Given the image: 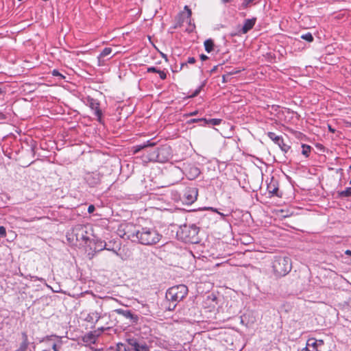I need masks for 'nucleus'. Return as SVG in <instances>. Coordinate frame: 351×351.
I'll return each mask as SVG.
<instances>
[{
  "label": "nucleus",
  "instance_id": "72a5a7b5",
  "mask_svg": "<svg viewBox=\"0 0 351 351\" xmlns=\"http://www.w3.org/2000/svg\"><path fill=\"white\" fill-rule=\"evenodd\" d=\"M94 210H95V206L93 205H90L88 208V212L89 213H93Z\"/></svg>",
  "mask_w": 351,
  "mask_h": 351
},
{
  "label": "nucleus",
  "instance_id": "aec40b11",
  "mask_svg": "<svg viewBox=\"0 0 351 351\" xmlns=\"http://www.w3.org/2000/svg\"><path fill=\"white\" fill-rule=\"evenodd\" d=\"M221 120L218 119H204V122L205 124H210L213 125H217L221 123Z\"/></svg>",
  "mask_w": 351,
  "mask_h": 351
},
{
  "label": "nucleus",
  "instance_id": "a211bd4d",
  "mask_svg": "<svg viewBox=\"0 0 351 351\" xmlns=\"http://www.w3.org/2000/svg\"><path fill=\"white\" fill-rule=\"evenodd\" d=\"M213 47H214V43L212 39H207L205 40L204 47H205V50L208 53H210V51H212L213 50Z\"/></svg>",
  "mask_w": 351,
  "mask_h": 351
},
{
  "label": "nucleus",
  "instance_id": "a878e982",
  "mask_svg": "<svg viewBox=\"0 0 351 351\" xmlns=\"http://www.w3.org/2000/svg\"><path fill=\"white\" fill-rule=\"evenodd\" d=\"M159 69H157L156 67L152 66L147 68V72L148 73H157L158 72Z\"/></svg>",
  "mask_w": 351,
  "mask_h": 351
},
{
  "label": "nucleus",
  "instance_id": "c85d7f7f",
  "mask_svg": "<svg viewBox=\"0 0 351 351\" xmlns=\"http://www.w3.org/2000/svg\"><path fill=\"white\" fill-rule=\"evenodd\" d=\"M0 235L1 237H5L6 235V230L3 226H0Z\"/></svg>",
  "mask_w": 351,
  "mask_h": 351
},
{
  "label": "nucleus",
  "instance_id": "e433bc0d",
  "mask_svg": "<svg viewBox=\"0 0 351 351\" xmlns=\"http://www.w3.org/2000/svg\"><path fill=\"white\" fill-rule=\"evenodd\" d=\"M219 65H217V66H215L210 71L211 73H213L215 71H217V68H218Z\"/></svg>",
  "mask_w": 351,
  "mask_h": 351
},
{
  "label": "nucleus",
  "instance_id": "a18cd8bd",
  "mask_svg": "<svg viewBox=\"0 0 351 351\" xmlns=\"http://www.w3.org/2000/svg\"><path fill=\"white\" fill-rule=\"evenodd\" d=\"M186 63H184V64H182V66H183L184 65H186Z\"/></svg>",
  "mask_w": 351,
  "mask_h": 351
},
{
  "label": "nucleus",
  "instance_id": "c03bdc74",
  "mask_svg": "<svg viewBox=\"0 0 351 351\" xmlns=\"http://www.w3.org/2000/svg\"><path fill=\"white\" fill-rule=\"evenodd\" d=\"M238 71H235V72H232V73H230V74H232V73H237Z\"/></svg>",
  "mask_w": 351,
  "mask_h": 351
},
{
  "label": "nucleus",
  "instance_id": "bb28decb",
  "mask_svg": "<svg viewBox=\"0 0 351 351\" xmlns=\"http://www.w3.org/2000/svg\"><path fill=\"white\" fill-rule=\"evenodd\" d=\"M105 248H106V243L104 244V243L102 241H100L98 244V249L97 250L101 251Z\"/></svg>",
  "mask_w": 351,
  "mask_h": 351
},
{
  "label": "nucleus",
  "instance_id": "2f4dec72",
  "mask_svg": "<svg viewBox=\"0 0 351 351\" xmlns=\"http://www.w3.org/2000/svg\"><path fill=\"white\" fill-rule=\"evenodd\" d=\"M204 118L202 119H193L189 121V123H196L198 121H204Z\"/></svg>",
  "mask_w": 351,
  "mask_h": 351
},
{
  "label": "nucleus",
  "instance_id": "39448f33",
  "mask_svg": "<svg viewBox=\"0 0 351 351\" xmlns=\"http://www.w3.org/2000/svg\"><path fill=\"white\" fill-rule=\"evenodd\" d=\"M272 267L277 276H285L291 269V260L287 256H276L273 261Z\"/></svg>",
  "mask_w": 351,
  "mask_h": 351
},
{
  "label": "nucleus",
  "instance_id": "6e6552de",
  "mask_svg": "<svg viewBox=\"0 0 351 351\" xmlns=\"http://www.w3.org/2000/svg\"><path fill=\"white\" fill-rule=\"evenodd\" d=\"M198 191L195 187L186 188L184 191V199L187 204L193 203L197 197Z\"/></svg>",
  "mask_w": 351,
  "mask_h": 351
},
{
  "label": "nucleus",
  "instance_id": "c9c22d12",
  "mask_svg": "<svg viewBox=\"0 0 351 351\" xmlns=\"http://www.w3.org/2000/svg\"><path fill=\"white\" fill-rule=\"evenodd\" d=\"M52 348L54 351H59L58 348V346L56 343H54L52 346Z\"/></svg>",
  "mask_w": 351,
  "mask_h": 351
},
{
  "label": "nucleus",
  "instance_id": "473e14b6",
  "mask_svg": "<svg viewBox=\"0 0 351 351\" xmlns=\"http://www.w3.org/2000/svg\"><path fill=\"white\" fill-rule=\"evenodd\" d=\"M195 62V59L193 57H189L187 60V63L193 64Z\"/></svg>",
  "mask_w": 351,
  "mask_h": 351
},
{
  "label": "nucleus",
  "instance_id": "dca6fc26",
  "mask_svg": "<svg viewBox=\"0 0 351 351\" xmlns=\"http://www.w3.org/2000/svg\"><path fill=\"white\" fill-rule=\"evenodd\" d=\"M143 160L145 162H151V161H156L157 162V152H156V150L149 152L147 155H144L143 156Z\"/></svg>",
  "mask_w": 351,
  "mask_h": 351
},
{
  "label": "nucleus",
  "instance_id": "f03ea898",
  "mask_svg": "<svg viewBox=\"0 0 351 351\" xmlns=\"http://www.w3.org/2000/svg\"><path fill=\"white\" fill-rule=\"evenodd\" d=\"M92 235V228L89 225L77 224L66 237L71 242H75L76 245H86L90 243Z\"/></svg>",
  "mask_w": 351,
  "mask_h": 351
},
{
  "label": "nucleus",
  "instance_id": "9b49d317",
  "mask_svg": "<svg viewBox=\"0 0 351 351\" xmlns=\"http://www.w3.org/2000/svg\"><path fill=\"white\" fill-rule=\"evenodd\" d=\"M114 311L119 314L124 316L126 318L131 319L133 322H137L138 317L134 315L130 311L123 310L122 308L115 309Z\"/></svg>",
  "mask_w": 351,
  "mask_h": 351
},
{
  "label": "nucleus",
  "instance_id": "0eeeda50",
  "mask_svg": "<svg viewBox=\"0 0 351 351\" xmlns=\"http://www.w3.org/2000/svg\"><path fill=\"white\" fill-rule=\"evenodd\" d=\"M157 162H165L171 157V149L169 146H162L156 149Z\"/></svg>",
  "mask_w": 351,
  "mask_h": 351
},
{
  "label": "nucleus",
  "instance_id": "4be33fe9",
  "mask_svg": "<svg viewBox=\"0 0 351 351\" xmlns=\"http://www.w3.org/2000/svg\"><path fill=\"white\" fill-rule=\"evenodd\" d=\"M302 154L303 155H304L306 157H308V154L311 152V147L309 145H305V144H302Z\"/></svg>",
  "mask_w": 351,
  "mask_h": 351
},
{
  "label": "nucleus",
  "instance_id": "a19ab883",
  "mask_svg": "<svg viewBox=\"0 0 351 351\" xmlns=\"http://www.w3.org/2000/svg\"><path fill=\"white\" fill-rule=\"evenodd\" d=\"M301 351H310L307 348H303Z\"/></svg>",
  "mask_w": 351,
  "mask_h": 351
},
{
  "label": "nucleus",
  "instance_id": "f704fd0d",
  "mask_svg": "<svg viewBox=\"0 0 351 351\" xmlns=\"http://www.w3.org/2000/svg\"><path fill=\"white\" fill-rule=\"evenodd\" d=\"M208 58V56H206V55H204V54H202V55L200 56V59H201L202 61L206 60H207Z\"/></svg>",
  "mask_w": 351,
  "mask_h": 351
},
{
  "label": "nucleus",
  "instance_id": "37998d69",
  "mask_svg": "<svg viewBox=\"0 0 351 351\" xmlns=\"http://www.w3.org/2000/svg\"><path fill=\"white\" fill-rule=\"evenodd\" d=\"M223 3H227L228 2V0H221Z\"/></svg>",
  "mask_w": 351,
  "mask_h": 351
},
{
  "label": "nucleus",
  "instance_id": "b1692460",
  "mask_svg": "<svg viewBox=\"0 0 351 351\" xmlns=\"http://www.w3.org/2000/svg\"><path fill=\"white\" fill-rule=\"evenodd\" d=\"M184 9L186 10V13L184 14L186 18V21H189L191 16V10L189 8L187 5L184 7Z\"/></svg>",
  "mask_w": 351,
  "mask_h": 351
},
{
  "label": "nucleus",
  "instance_id": "9d476101",
  "mask_svg": "<svg viewBox=\"0 0 351 351\" xmlns=\"http://www.w3.org/2000/svg\"><path fill=\"white\" fill-rule=\"evenodd\" d=\"M86 180L90 186H94L100 182L99 174L96 173H88L86 177Z\"/></svg>",
  "mask_w": 351,
  "mask_h": 351
},
{
  "label": "nucleus",
  "instance_id": "c756f323",
  "mask_svg": "<svg viewBox=\"0 0 351 351\" xmlns=\"http://www.w3.org/2000/svg\"><path fill=\"white\" fill-rule=\"evenodd\" d=\"M53 75L54 76H60L61 77L64 78V76L59 73L57 70H53L52 72Z\"/></svg>",
  "mask_w": 351,
  "mask_h": 351
},
{
  "label": "nucleus",
  "instance_id": "ddd939ff",
  "mask_svg": "<svg viewBox=\"0 0 351 351\" xmlns=\"http://www.w3.org/2000/svg\"><path fill=\"white\" fill-rule=\"evenodd\" d=\"M156 144H157L156 142H154L152 140H149V141H147V142L144 143L142 145H138L134 146L132 147L133 153L134 154H137L141 150H143V149H144L145 148H147L149 147H154Z\"/></svg>",
  "mask_w": 351,
  "mask_h": 351
},
{
  "label": "nucleus",
  "instance_id": "412c9836",
  "mask_svg": "<svg viewBox=\"0 0 351 351\" xmlns=\"http://www.w3.org/2000/svg\"><path fill=\"white\" fill-rule=\"evenodd\" d=\"M339 196L341 197H349L351 196V187L347 188L344 191L339 192Z\"/></svg>",
  "mask_w": 351,
  "mask_h": 351
},
{
  "label": "nucleus",
  "instance_id": "2eb2a0df",
  "mask_svg": "<svg viewBox=\"0 0 351 351\" xmlns=\"http://www.w3.org/2000/svg\"><path fill=\"white\" fill-rule=\"evenodd\" d=\"M112 50L110 47H106L101 52L99 56H98L99 64L101 65L104 62V58L112 53Z\"/></svg>",
  "mask_w": 351,
  "mask_h": 351
},
{
  "label": "nucleus",
  "instance_id": "58836bf2",
  "mask_svg": "<svg viewBox=\"0 0 351 351\" xmlns=\"http://www.w3.org/2000/svg\"><path fill=\"white\" fill-rule=\"evenodd\" d=\"M197 111H194V112H191V113L190 114V115L193 116V115L197 114Z\"/></svg>",
  "mask_w": 351,
  "mask_h": 351
},
{
  "label": "nucleus",
  "instance_id": "4c0bfd02",
  "mask_svg": "<svg viewBox=\"0 0 351 351\" xmlns=\"http://www.w3.org/2000/svg\"><path fill=\"white\" fill-rule=\"evenodd\" d=\"M345 254L346 255L351 256V250H346Z\"/></svg>",
  "mask_w": 351,
  "mask_h": 351
},
{
  "label": "nucleus",
  "instance_id": "cd10ccee",
  "mask_svg": "<svg viewBox=\"0 0 351 351\" xmlns=\"http://www.w3.org/2000/svg\"><path fill=\"white\" fill-rule=\"evenodd\" d=\"M117 351H127L125 347L123 344H118Z\"/></svg>",
  "mask_w": 351,
  "mask_h": 351
},
{
  "label": "nucleus",
  "instance_id": "6ab92c4d",
  "mask_svg": "<svg viewBox=\"0 0 351 351\" xmlns=\"http://www.w3.org/2000/svg\"><path fill=\"white\" fill-rule=\"evenodd\" d=\"M97 332H91L89 334H88L86 336V338L87 339V341L93 342L94 343L96 341L97 337L99 336V334H96Z\"/></svg>",
  "mask_w": 351,
  "mask_h": 351
},
{
  "label": "nucleus",
  "instance_id": "1a4fd4ad",
  "mask_svg": "<svg viewBox=\"0 0 351 351\" xmlns=\"http://www.w3.org/2000/svg\"><path fill=\"white\" fill-rule=\"evenodd\" d=\"M128 343L132 347L134 351H149L146 343H140L136 339H129Z\"/></svg>",
  "mask_w": 351,
  "mask_h": 351
},
{
  "label": "nucleus",
  "instance_id": "7ed1b4c3",
  "mask_svg": "<svg viewBox=\"0 0 351 351\" xmlns=\"http://www.w3.org/2000/svg\"><path fill=\"white\" fill-rule=\"evenodd\" d=\"M188 293V288L184 285H179L169 288L165 295L167 300L169 302L167 306L169 311L175 309L177 304L181 301Z\"/></svg>",
  "mask_w": 351,
  "mask_h": 351
},
{
  "label": "nucleus",
  "instance_id": "49530a36",
  "mask_svg": "<svg viewBox=\"0 0 351 351\" xmlns=\"http://www.w3.org/2000/svg\"><path fill=\"white\" fill-rule=\"evenodd\" d=\"M350 169H351V165H350Z\"/></svg>",
  "mask_w": 351,
  "mask_h": 351
},
{
  "label": "nucleus",
  "instance_id": "ea45409f",
  "mask_svg": "<svg viewBox=\"0 0 351 351\" xmlns=\"http://www.w3.org/2000/svg\"><path fill=\"white\" fill-rule=\"evenodd\" d=\"M194 170L195 173L198 174L199 173V171L197 168H195Z\"/></svg>",
  "mask_w": 351,
  "mask_h": 351
},
{
  "label": "nucleus",
  "instance_id": "393cba45",
  "mask_svg": "<svg viewBox=\"0 0 351 351\" xmlns=\"http://www.w3.org/2000/svg\"><path fill=\"white\" fill-rule=\"evenodd\" d=\"M158 73L159 74L160 79H162V80L166 79L167 74L163 71L159 70Z\"/></svg>",
  "mask_w": 351,
  "mask_h": 351
},
{
  "label": "nucleus",
  "instance_id": "79ce46f5",
  "mask_svg": "<svg viewBox=\"0 0 351 351\" xmlns=\"http://www.w3.org/2000/svg\"><path fill=\"white\" fill-rule=\"evenodd\" d=\"M223 82H226L225 75H223Z\"/></svg>",
  "mask_w": 351,
  "mask_h": 351
},
{
  "label": "nucleus",
  "instance_id": "f3484780",
  "mask_svg": "<svg viewBox=\"0 0 351 351\" xmlns=\"http://www.w3.org/2000/svg\"><path fill=\"white\" fill-rule=\"evenodd\" d=\"M22 336H23V341L21 343L19 348L18 350H16L17 351H26L27 349V347H28L29 343H28V340H27V334L25 332H23Z\"/></svg>",
  "mask_w": 351,
  "mask_h": 351
},
{
  "label": "nucleus",
  "instance_id": "5701e85b",
  "mask_svg": "<svg viewBox=\"0 0 351 351\" xmlns=\"http://www.w3.org/2000/svg\"><path fill=\"white\" fill-rule=\"evenodd\" d=\"M300 38L303 40H305L309 43L312 42L313 40V36L311 34V33L308 32L304 34H302Z\"/></svg>",
  "mask_w": 351,
  "mask_h": 351
},
{
  "label": "nucleus",
  "instance_id": "de8ad7c7",
  "mask_svg": "<svg viewBox=\"0 0 351 351\" xmlns=\"http://www.w3.org/2000/svg\"><path fill=\"white\" fill-rule=\"evenodd\" d=\"M16 351H17V350H16Z\"/></svg>",
  "mask_w": 351,
  "mask_h": 351
},
{
  "label": "nucleus",
  "instance_id": "f8f14e48",
  "mask_svg": "<svg viewBox=\"0 0 351 351\" xmlns=\"http://www.w3.org/2000/svg\"><path fill=\"white\" fill-rule=\"evenodd\" d=\"M256 21V18L248 19L245 20L243 26L240 30V32L242 34L247 33L251 29L253 28L254 25H255Z\"/></svg>",
  "mask_w": 351,
  "mask_h": 351
},
{
  "label": "nucleus",
  "instance_id": "f257e3e1",
  "mask_svg": "<svg viewBox=\"0 0 351 351\" xmlns=\"http://www.w3.org/2000/svg\"><path fill=\"white\" fill-rule=\"evenodd\" d=\"M130 237L134 241L145 245H153L160 242L162 236L154 228L143 227L133 232Z\"/></svg>",
  "mask_w": 351,
  "mask_h": 351
},
{
  "label": "nucleus",
  "instance_id": "4468645a",
  "mask_svg": "<svg viewBox=\"0 0 351 351\" xmlns=\"http://www.w3.org/2000/svg\"><path fill=\"white\" fill-rule=\"evenodd\" d=\"M89 105H90V107L93 110H95V114L98 117L99 121H100L101 116V111L99 108V104L97 102H96L95 100H93V99H91L89 101Z\"/></svg>",
  "mask_w": 351,
  "mask_h": 351
},
{
  "label": "nucleus",
  "instance_id": "423d86ee",
  "mask_svg": "<svg viewBox=\"0 0 351 351\" xmlns=\"http://www.w3.org/2000/svg\"><path fill=\"white\" fill-rule=\"evenodd\" d=\"M267 136L276 144H277L281 149V150L285 153L288 152L289 150L290 149L291 147L287 144L285 143L282 136H278L274 132H269L267 133Z\"/></svg>",
  "mask_w": 351,
  "mask_h": 351
},
{
  "label": "nucleus",
  "instance_id": "20e7f679",
  "mask_svg": "<svg viewBox=\"0 0 351 351\" xmlns=\"http://www.w3.org/2000/svg\"><path fill=\"white\" fill-rule=\"evenodd\" d=\"M198 228L194 225L184 224L181 226L177 231V237L186 243H197V242Z\"/></svg>",
  "mask_w": 351,
  "mask_h": 351
},
{
  "label": "nucleus",
  "instance_id": "7c9ffc66",
  "mask_svg": "<svg viewBox=\"0 0 351 351\" xmlns=\"http://www.w3.org/2000/svg\"><path fill=\"white\" fill-rule=\"evenodd\" d=\"M200 89H201V86L199 87L197 89H196L191 97H194L197 96L199 93Z\"/></svg>",
  "mask_w": 351,
  "mask_h": 351
}]
</instances>
